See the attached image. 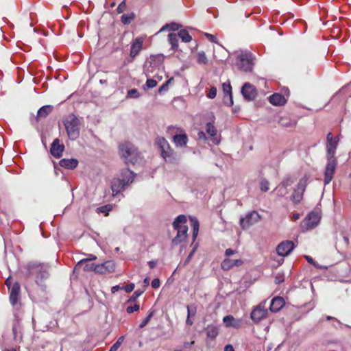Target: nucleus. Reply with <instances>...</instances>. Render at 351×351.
<instances>
[{
	"mask_svg": "<svg viewBox=\"0 0 351 351\" xmlns=\"http://www.w3.org/2000/svg\"><path fill=\"white\" fill-rule=\"evenodd\" d=\"M126 8V4L125 0H123L118 6L117 8V12L118 13H122Z\"/></svg>",
	"mask_w": 351,
	"mask_h": 351,
	"instance_id": "obj_54",
	"label": "nucleus"
},
{
	"mask_svg": "<svg viewBox=\"0 0 351 351\" xmlns=\"http://www.w3.org/2000/svg\"><path fill=\"white\" fill-rule=\"evenodd\" d=\"M197 61L199 64H206L207 62V58L204 51L198 52Z\"/></svg>",
	"mask_w": 351,
	"mask_h": 351,
	"instance_id": "obj_43",
	"label": "nucleus"
},
{
	"mask_svg": "<svg viewBox=\"0 0 351 351\" xmlns=\"http://www.w3.org/2000/svg\"><path fill=\"white\" fill-rule=\"evenodd\" d=\"M197 137L199 139H203V140H206L207 138L206 136V134L205 133L203 132V131H199L198 133H197Z\"/></svg>",
	"mask_w": 351,
	"mask_h": 351,
	"instance_id": "obj_59",
	"label": "nucleus"
},
{
	"mask_svg": "<svg viewBox=\"0 0 351 351\" xmlns=\"http://www.w3.org/2000/svg\"><path fill=\"white\" fill-rule=\"evenodd\" d=\"M326 158L327 164L324 172V184H328L333 178L335 171L337 160L335 158L336 149L338 145L339 139L333 138L331 132L326 136Z\"/></svg>",
	"mask_w": 351,
	"mask_h": 351,
	"instance_id": "obj_1",
	"label": "nucleus"
},
{
	"mask_svg": "<svg viewBox=\"0 0 351 351\" xmlns=\"http://www.w3.org/2000/svg\"><path fill=\"white\" fill-rule=\"evenodd\" d=\"M295 245L291 241H284L278 245L276 252L280 256L289 255L294 249Z\"/></svg>",
	"mask_w": 351,
	"mask_h": 351,
	"instance_id": "obj_15",
	"label": "nucleus"
},
{
	"mask_svg": "<svg viewBox=\"0 0 351 351\" xmlns=\"http://www.w3.org/2000/svg\"><path fill=\"white\" fill-rule=\"evenodd\" d=\"M140 308V306L138 304H135L133 306H128L126 308V312L128 313H132L135 311H138Z\"/></svg>",
	"mask_w": 351,
	"mask_h": 351,
	"instance_id": "obj_50",
	"label": "nucleus"
},
{
	"mask_svg": "<svg viewBox=\"0 0 351 351\" xmlns=\"http://www.w3.org/2000/svg\"><path fill=\"white\" fill-rule=\"evenodd\" d=\"M60 165L67 169H74L78 165V160L75 158H63L60 160Z\"/></svg>",
	"mask_w": 351,
	"mask_h": 351,
	"instance_id": "obj_30",
	"label": "nucleus"
},
{
	"mask_svg": "<svg viewBox=\"0 0 351 351\" xmlns=\"http://www.w3.org/2000/svg\"><path fill=\"white\" fill-rule=\"evenodd\" d=\"M144 291H140L136 290L132 295L131 297L128 300L127 303H131L133 302H135L138 297H140L143 293Z\"/></svg>",
	"mask_w": 351,
	"mask_h": 351,
	"instance_id": "obj_42",
	"label": "nucleus"
},
{
	"mask_svg": "<svg viewBox=\"0 0 351 351\" xmlns=\"http://www.w3.org/2000/svg\"><path fill=\"white\" fill-rule=\"evenodd\" d=\"M64 149V145L60 144V140L58 138H56L51 144L50 152L54 157L60 158L62 154Z\"/></svg>",
	"mask_w": 351,
	"mask_h": 351,
	"instance_id": "obj_21",
	"label": "nucleus"
},
{
	"mask_svg": "<svg viewBox=\"0 0 351 351\" xmlns=\"http://www.w3.org/2000/svg\"><path fill=\"white\" fill-rule=\"evenodd\" d=\"M141 94L136 88H132L128 91L126 95L127 99H137L140 97Z\"/></svg>",
	"mask_w": 351,
	"mask_h": 351,
	"instance_id": "obj_40",
	"label": "nucleus"
},
{
	"mask_svg": "<svg viewBox=\"0 0 351 351\" xmlns=\"http://www.w3.org/2000/svg\"><path fill=\"white\" fill-rule=\"evenodd\" d=\"M134 287L135 285L134 283H130L126 286L123 287L122 289L125 290L127 293H130L134 290Z\"/></svg>",
	"mask_w": 351,
	"mask_h": 351,
	"instance_id": "obj_52",
	"label": "nucleus"
},
{
	"mask_svg": "<svg viewBox=\"0 0 351 351\" xmlns=\"http://www.w3.org/2000/svg\"><path fill=\"white\" fill-rule=\"evenodd\" d=\"M254 55L250 51L241 50L237 52V65L242 71L252 72L254 65Z\"/></svg>",
	"mask_w": 351,
	"mask_h": 351,
	"instance_id": "obj_6",
	"label": "nucleus"
},
{
	"mask_svg": "<svg viewBox=\"0 0 351 351\" xmlns=\"http://www.w3.org/2000/svg\"><path fill=\"white\" fill-rule=\"evenodd\" d=\"M293 182L294 180L292 178H285L274 189V191L276 193V195L280 197L287 195L289 193L288 187Z\"/></svg>",
	"mask_w": 351,
	"mask_h": 351,
	"instance_id": "obj_13",
	"label": "nucleus"
},
{
	"mask_svg": "<svg viewBox=\"0 0 351 351\" xmlns=\"http://www.w3.org/2000/svg\"><path fill=\"white\" fill-rule=\"evenodd\" d=\"M278 123L285 128H291L296 125V121L295 119H291L289 117L284 116L280 117Z\"/></svg>",
	"mask_w": 351,
	"mask_h": 351,
	"instance_id": "obj_32",
	"label": "nucleus"
},
{
	"mask_svg": "<svg viewBox=\"0 0 351 351\" xmlns=\"http://www.w3.org/2000/svg\"><path fill=\"white\" fill-rule=\"evenodd\" d=\"M183 129L180 127L174 126V125H170L167 128V133L172 136H174L176 134H180V132H182Z\"/></svg>",
	"mask_w": 351,
	"mask_h": 351,
	"instance_id": "obj_41",
	"label": "nucleus"
},
{
	"mask_svg": "<svg viewBox=\"0 0 351 351\" xmlns=\"http://www.w3.org/2000/svg\"><path fill=\"white\" fill-rule=\"evenodd\" d=\"M119 152L121 158L127 164H134L138 162L140 158V153L138 149L134 145L128 141L119 144Z\"/></svg>",
	"mask_w": 351,
	"mask_h": 351,
	"instance_id": "obj_5",
	"label": "nucleus"
},
{
	"mask_svg": "<svg viewBox=\"0 0 351 351\" xmlns=\"http://www.w3.org/2000/svg\"><path fill=\"white\" fill-rule=\"evenodd\" d=\"M123 341V337H121L118 339V340L112 346L109 351H116L119 349L121 344Z\"/></svg>",
	"mask_w": 351,
	"mask_h": 351,
	"instance_id": "obj_46",
	"label": "nucleus"
},
{
	"mask_svg": "<svg viewBox=\"0 0 351 351\" xmlns=\"http://www.w3.org/2000/svg\"><path fill=\"white\" fill-rule=\"evenodd\" d=\"M172 141L176 147H185L188 143V136L183 130L180 132V134H174Z\"/></svg>",
	"mask_w": 351,
	"mask_h": 351,
	"instance_id": "obj_20",
	"label": "nucleus"
},
{
	"mask_svg": "<svg viewBox=\"0 0 351 351\" xmlns=\"http://www.w3.org/2000/svg\"><path fill=\"white\" fill-rule=\"evenodd\" d=\"M243 261L241 259L232 260L230 258L224 259L221 264V267L223 270H229L233 267H239L242 265Z\"/></svg>",
	"mask_w": 351,
	"mask_h": 351,
	"instance_id": "obj_25",
	"label": "nucleus"
},
{
	"mask_svg": "<svg viewBox=\"0 0 351 351\" xmlns=\"http://www.w3.org/2000/svg\"><path fill=\"white\" fill-rule=\"evenodd\" d=\"M269 182L266 179L263 178L260 182V189L263 192H267L269 190Z\"/></svg>",
	"mask_w": 351,
	"mask_h": 351,
	"instance_id": "obj_45",
	"label": "nucleus"
},
{
	"mask_svg": "<svg viewBox=\"0 0 351 351\" xmlns=\"http://www.w3.org/2000/svg\"><path fill=\"white\" fill-rule=\"evenodd\" d=\"M187 316L192 317V318H194V317L196 315L197 313V306L195 304H190L187 305Z\"/></svg>",
	"mask_w": 351,
	"mask_h": 351,
	"instance_id": "obj_38",
	"label": "nucleus"
},
{
	"mask_svg": "<svg viewBox=\"0 0 351 351\" xmlns=\"http://www.w3.org/2000/svg\"><path fill=\"white\" fill-rule=\"evenodd\" d=\"M143 39L141 38H135L131 43L130 47V56L132 58L136 57L141 51L143 47Z\"/></svg>",
	"mask_w": 351,
	"mask_h": 351,
	"instance_id": "obj_24",
	"label": "nucleus"
},
{
	"mask_svg": "<svg viewBox=\"0 0 351 351\" xmlns=\"http://www.w3.org/2000/svg\"><path fill=\"white\" fill-rule=\"evenodd\" d=\"M209 121L206 123L205 130L211 137H215L217 135V129L214 125L215 117L213 113L208 114V117Z\"/></svg>",
	"mask_w": 351,
	"mask_h": 351,
	"instance_id": "obj_27",
	"label": "nucleus"
},
{
	"mask_svg": "<svg viewBox=\"0 0 351 351\" xmlns=\"http://www.w3.org/2000/svg\"><path fill=\"white\" fill-rule=\"evenodd\" d=\"M173 80V78L171 77L169 79L165 84H163L158 89V92L161 94L162 92L167 91L168 90V85L169 84V81Z\"/></svg>",
	"mask_w": 351,
	"mask_h": 351,
	"instance_id": "obj_49",
	"label": "nucleus"
},
{
	"mask_svg": "<svg viewBox=\"0 0 351 351\" xmlns=\"http://www.w3.org/2000/svg\"><path fill=\"white\" fill-rule=\"evenodd\" d=\"M307 181L308 178L306 177L301 178L299 180L296 188L294 189L293 192L291 196V200L294 204H299L302 200L304 193L307 186Z\"/></svg>",
	"mask_w": 351,
	"mask_h": 351,
	"instance_id": "obj_10",
	"label": "nucleus"
},
{
	"mask_svg": "<svg viewBox=\"0 0 351 351\" xmlns=\"http://www.w3.org/2000/svg\"><path fill=\"white\" fill-rule=\"evenodd\" d=\"M178 36L181 38L182 42L189 43L192 40V37L186 29H182L178 33Z\"/></svg>",
	"mask_w": 351,
	"mask_h": 351,
	"instance_id": "obj_36",
	"label": "nucleus"
},
{
	"mask_svg": "<svg viewBox=\"0 0 351 351\" xmlns=\"http://www.w3.org/2000/svg\"><path fill=\"white\" fill-rule=\"evenodd\" d=\"M205 331L206 333L207 338L210 340L215 339L217 335H219L218 326L214 324H208L205 328Z\"/></svg>",
	"mask_w": 351,
	"mask_h": 351,
	"instance_id": "obj_29",
	"label": "nucleus"
},
{
	"mask_svg": "<svg viewBox=\"0 0 351 351\" xmlns=\"http://www.w3.org/2000/svg\"><path fill=\"white\" fill-rule=\"evenodd\" d=\"M112 209V206L110 205V204H108V205H105L104 206H101L99 208V210L100 212L101 213H106V214H108V213L109 211H110Z\"/></svg>",
	"mask_w": 351,
	"mask_h": 351,
	"instance_id": "obj_53",
	"label": "nucleus"
},
{
	"mask_svg": "<svg viewBox=\"0 0 351 351\" xmlns=\"http://www.w3.org/2000/svg\"><path fill=\"white\" fill-rule=\"evenodd\" d=\"M241 94L245 99L247 101H252L256 97V89L253 85L246 82L241 88Z\"/></svg>",
	"mask_w": 351,
	"mask_h": 351,
	"instance_id": "obj_16",
	"label": "nucleus"
},
{
	"mask_svg": "<svg viewBox=\"0 0 351 351\" xmlns=\"http://www.w3.org/2000/svg\"><path fill=\"white\" fill-rule=\"evenodd\" d=\"M285 304L284 299L281 297L274 298L270 304L269 310L271 312H278Z\"/></svg>",
	"mask_w": 351,
	"mask_h": 351,
	"instance_id": "obj_26",
	"label": "nucleus"
},
{
	"mask_svg": "<svg viewBox=\"0 0 351 351\" xmlns=\"http://www.w3.org/2000/svg\"><path fill=\"white\" fill-rule=\"evenodd\" d=\"M234 253H235V251L230 248H228V249L226 250V251H225V255L226 256H230L231 255H233Z\"/></svg>",
	"mask_w": 351,
	"mask_h": 351,
	"instance_id": "obj_60",
	"label": "nucleus"
},
{
	"mask_svg": "<svg viewBox=\"0 0 351 351\" xmlns=\"http://www.w3.org/2000/svg\"><path fill=\"white\" fill-rule=\"evenodd\" d=\"M178 36L176 34L171 33L168 35V40L171 45V49L174 51L178 47Z\"/></svg>",
	"mask_w": 351,
	"mask_h": 351,
	"instance_id": "obj_34",
	"label": "nucleus"
},
{
	"mask_svg": "<svg viewBox=\"0 0 351 351\" xmlns=\"http://www.w3.org/2000/svg\"><path fill=\"white\" fill-rule=\"evenodd\" d=\"M115 264L112 261H106L101 264L97 265L96 273L106 274L114 271Z\"/></svg>",
	"mask_w": 351,
	"mask_h": 351,
	"instance_id": "obj_17",
	"label": "nucleus"
},
{
	"mask_svg": "<svg viewBox=\"0 0 351 351\" xmlns=\"http://www.w3.org/2000/svg\"><path fill=\"white\" fill-rule=\"evenodd\" d=\"M197 244H195L193 247L192 251L190 252V254L188 255L187 258H186L185 261L183 263V267H185L190 262L191 259L192 258L195 250H197Z\"/></svg>",
	"mask_w": 351,
	"mask_h": 351,
	"instance_id": "obj_48",
	"label": "nucleus"
},
{
	"mask_svg": "<svg viewBox=\"0 0 351 351\" xmlns=\"http://www.w3.org/2000/svg\"><path fill=\"white\" fill-rule=\"evenodd\" d=\"M186 217L184 215L178 216L173 222V228L177 230V234L172 240L173 245H178L187 238L188 227Z\"/></svg>",
	"mask_w": 351,
	"mask_h": 351,
	"instance_id": "obj_7",
	"label": "nucleus"
},
{
	"mask_svg": "<svg viewBox=\"0 0 351 351\" xmlns=\"http://www.w3.org/2000/svg\"><path fill=\"white\" fill-rule=\"evenodd\" d=\"M180 25L176 23H171L170 24H166L165 26H163L160 32L164 31L165 29H168L169 31H177L180 29Z\"/></svg>",
	"mask_w": 351,
	"mask_h": 351,
	"instance_id": "obj_39",
	"label": "nucleus"
},
{
	"mask_svg": "<svg viewBox=\"0 0 351 351\" xmlns=\"http://www.w3.org/2000/svg\"><path fill=\"white\" fill-rule=\"evenodd\" d=\"M217 95V88L214 86L211 87L208 94V97L210 99H214Z\"/></svg>",
	"mask_w": 351,
	"mask_h": 351,
	"instance_id": "obj_51",
	"label": "nucleus"
},
{
	"mask_svg": "<svg viewBox=\"0 0 351 351\" xmlns=\"http://www.w3.org/2000/svg\"><path fill=\"white\" fill-rule=\"evenodd\" d=\"M261 219L258 213L253 210L247 213L245 217H241L239 222L243 229H247L251 226L258 223Z\"/></svg>",
	"mask_w": 351,
	"mask_h": 351,
	"instance_id": "obj_11",
	"label": "nucleus"
},
{
	"mask_svg": "<svg viewBox=\"0 0 351 351\" xmlns=\"http://www.w3.org/2000/svg\"><path fill=\"white\" fill-rule=\"evenodd\" d=\"M154 315V312L152 311L149 313V315L141 322V323L139 325V327L141 328L145 327L150 321L151 318Z\"/></svg>",
	"mask_w": 351,
	"mask_h": 351,
	"instance_id": "obj_47",
	"label": "nucleus"
},
{
	"mask_svg": "<svg viewBox=\"0 0 351 351\" xmlns=\"http://www.w3.org/2000/svg\"><path fill=\"white\" fill-rule=\"evenodd\" d=\"M67 136L69 139L74 141L80 136V120L73 114L67 115L63 120Z\"/></svg>",
	"mask_w": 351,
	"mask_h": 351,
	"instance_id": "obj_8",
	"label": "nucleus"
},
{
	"mask_svg": "<svg viewBox=\"0 0 351 351\" xmlns=\"http://www.w3.org/2000/svg\"><path fill=\"white\" fill-rule=\"evenodd\" d=\"M204 35L210 42L217 43V38L215 36L208 33H205Z\"/></svg>",
	"mask_w": 351,
	"mask_h": 351,
	"instance_id": "obj_57",
	"label": "nucleus"
},
{
	"mask_svg": "<svg viewBox=\"0 0 351 351\" xmlns=\"http://www.w3.org/2000/svg\"><path fill=\"white\" fill-rule=\"evenodd\" d=\"M120 289H123L122 287H121L119 285H116V286H113L111 288V291H112V293H116L117 291H118Z\"/></svg>",
	"mask_w": 351,
	"mask_h": 351,
	"instance_id": "obj_63",
	"label": "nucleus"
},
{
	"mask_svg": "<svg viewBox=\"0 0 351 351\" xmlns=\"http://www.w3.org/2000/svg\"><path fill=\"white\" fill-rule=\"evenodd\" d=\"M266 300L256 306L251 313V319L256 322H258L264 319L267 315V309L266 308Z\"/></svg>",
	"mask_w": 351,
	"mask_h": 351,
	"instance_id": "obj_12",
	"label": "nucleus"
},
{
	"mask_svg": "<svg viewBox=\"0 0 351 351\" xmlns=\"http://www.w3.org/2000/svg\"><path fill=\"white\" fill-rule=\"evenodd\" d=\"M305 258L306 260L308 261V263H311V264H313V265H315V267H318L317 265H315L313 259L311 257V256H305Z\"/></svg>",
	"mask_w": 351,
	"mask_h": 351,
	"instance_id": "obj_61",
	"label": "nucleus"
},
{
	"mask_svg": "<svg viewBox=\"0 0 351 351\" xmlns=\"http://www.w3.org/2000/svg\"><path fill=\"white\" fill-rule=\"evenodd\" d=\"M164 56L162 54L151 56L144 67L147 77H152L154 73L163 70Z\"/></svg>",
	"mask_w": 351,
	"mask_h": 351,
	"instance_id": "obj_9",
	"label": "nucleus"
},
{
	"mask_svg": "<svg viewBox=\"0 0 351 351\" xmlns=\"http://www.w3.org/2000/svg\"><path fill=\"white\" fill-rule=\"evenodd\" d=\"M25 277H34L35 282L43 292L46 291L47 285L45 281L49 279L50 274L49 267L47 264L39 263L38 262H30L26 267Z\"/></svg>",
	"mask_w": 351,
	"mask_h": 351,
	"instance_id": "obj_2",
	"label": "nucleus"
},
{
	"mask_svg": "<svg viewBox=\"0 0 351 351\" xmlns=\"http://www.w3.org/2000/svg\"><path fill=\"white\" fill-rule=\"evenodd\" d=\"M191 225L193 227V242H194L198 235L199 224L197 219L195 217H190Z\"/></svg>",
	"mask_w": 351,
	"mask_h": 351,
	"instance_id": "obj_33",
	"label": "nucleus"
},
{
	"mask_svg": "<svg viewBox=\"0 0 351 351\" xmlns=\"http://www.w3.org/2000/svg\"><path fill=\"white\" fill-rule=\"evenodd\" d=\"M224 351H234L232 346L231 345H227L224 348Z\"/></svg>",
	"mask_w": 351,
	"mask_h": 351,
	"instance_id": "obj_64",
	"label": "nucleus"
},
{
	"mask_svg": "<svg viewBox=\"0 0 351 351\" xmlns=\"http://www.w3.org/2000/svg\"><path fill=\"white\" fill-rule=\"evenodd\" d=\"M155 143L160 151V155L167 163L177 164L180 158L171 149L168 141L162 136L156 138Z\"/></svg>",
	"mask_w": 351,
	"mask_h": 351,
	"instance_id": "obj_4",
	"label": "nucleus"
},
{
	"mask_svg": "<svg viewBox=\"0 0 351 351\" xmlns=\"http://www.w3.org/2000/svg\"><path fill=\"white\" fill-rule=\"evenodd\" d=\"M10 289V303L12 305H15L18 302L19 298H20V295H19L20 289H21L20 285L18 282H16L14 285H12V286L11 287V288Z\"/></svg>",
	"mask_w": 351,
	"mask_h": 351,
	"instance_id": "obj_22",
	"label": "nucleus"
},
{
	"mask_svg": "<svg viewBox=\"0 0 351 351\" xmlns=\"http://www.w3.org/2000/svg\"><path fill=\"white\" fill-rule=\"evenodd\" d=\"M269 101L274 106H283L287 102V99L281 94L274 93L269 97Z\"/></svg>",
	"mask_w": 351,
	"mask_h": 351,
	"instance_id": "obj_28",
	"label": "nucleus"
},
{
	"mask_svg": "<svg viewBox=\"0 0 351 351\" xmlns=\"http://www.w3.org/2000/svg\"><path fill=\"white\" fill-rule=\"evenodd\" d=\"M319 220V216L317 213L311 212L305 218L302 228L305 230H311L317 226Z\"/></svg>",
	"mask_w": 351,
	"mask_h": 351,
	"instance_id": "obj_14",
	"label": "nucleus"
},
{
	"mask_svg": "<svg viewBox=\"0 0 351 351\" xmlns=\"http://www.w3.org/2000/svg\"><path fill=\"white\" fill-rule=\"evenodd\" d=\"M157 85V80L153 77H147L145 86L147 88H153Z\"/></svg>",
	"mask_w": 351,
	"mask_h": 351,
	"instance_id": "obj_44",
	"label": "nucleus"
},
{
	"mask_svg": "<svg viewBox=\"0 0 351 351\" xmlns=\"http://www.w3.org/2000/svg\"><path fill=\"white\" fill-rule=\"evenodd\" d=\"M151 285L154 289L158 288L160 285V280L158 278H154L152 280Z\"/></svg>",
	"mask_w": 351,
	"mask_h": 351,
	"instance_id": "obj_56",
	"label": "nucleus"
},
{
	"mask_svg": "<svg viewBox=\"0 0 351 351\" xmlns=\"http://www.w3.org/2000/svg\"><path fill=\"white\" fill-rule=\"evenodd\" d=\"M223 91L224 93V104L228 106L233 105V99L232 95V87L230 83H223L222 84Z\"/></svg>",
	"mask_w": 351,
	"mask_h": 351,
	"instance_id": "obj_19",
	"label": "nucleus"
},
{
	"mask_svg": "<svg viewBox=\"0 0 351 351\" xmlns=\"http://www.w3.org/2000/svg\"><path fill=\"white\" fill-rule=\"evenodd\" d=\"M223 322L226 327H233V328H239L240 326V322L235 320L232 315H227L223 318Z\"/></svg>",
	"mask_w": 351,
	"mask_h": 351,
	"instance_id": "obj_31",
	"label": "nucleus"
},
{
	"mask_svg": "<svg viewBox=\"0 0 351 351\" xmlns=\"http://www.w3.org/2000/svg\"><path fill=\"white\" fill-rule=\"evenodd\" d=\"M52 107L51 106H44L41 107L37 112L38 117H46L51 111Z\"/></svg>",
	"mask_w": 351,
	"mask_h": 351,
	"instance_id": "obj_35",
	"label": "nucleus"
},
{
	"mask_svg": "<svg viewBox=\"0 0 351 351\" xmlns=\"http://www.w3.org/2000/svg\"><path fill=\"white\" fill-rule=\"evenodd\" d=\"M283 281H284L283 276L278 274L276 276V279H275L276 284H280V282H282Z\"/></svg>",
	"mask_w": 351,
	"mask_h": 351,
	"instance_id": "obj_58",
	"label": "nucleus"
},
{
	"mask_svg": "<svg viewBox=\"0 0 351 351\" xmlns=\"http://www.w3.org/2000/svg\"><path fill=\"white\" fill-rule=\"evenodd\" d=\"M162 73V70H161L160 71H157L156 73H154L152 77H153L154 79H156L158 82L160 81L162 78V75H160Z\"/></svg>",
	"mask_w": 351,
	"mask_h": 351,
	"instance_id": "obj_55",
	"label": "nucleus"
},
{
	"mask_svg": "<svg viewBox=\"0 0 351 351\" xmlns=\"http://www.w3.org/2000/svg\"><path fill=\"white\" fill-rule=\"evenodd\" d=\"M97 265L90 262V259H83L79 261L75 267L74 270L83 268L85 271H94L96 272Z\"/></svg>",
	"mask_w": 351,
	"mask_h": 351,
	"instance_id": "obj_18",
	"label": "nucleus"
},
{
	"mask_svg": "<svg viewBox=\"0 0 351 351\" xmlns=\"http://www.w3.org/2000/svg\"><path fill=\"white\" fill-rule=\"evenodd\" d=\"M186 324L188 326L193 325V318H192V317L187 316V318H186Z\"/></svg>",
	"mask_w": 351,
	"mask_h": 351,
	"instance_id": "obj_62",
	"label": "nucleus"
},
{
	"mask_svg": "<svg viewBox=\"0 0 351 351\" xmlns=\"http://www.w3.org/2000/svg\"><path fill=\"white\" fill-rule=\"evenodd\" d=\"M135 15L134 13L125 14L121 16V21L124 25L130 24L134 19Z\"/></svg>",
	"mask_w": 351,
	"mask_h": 351,
	"instance_id": "obj_37",
	"label": "nucleus"
},
{
	"mask_svg": "<svg viewBox=\"0 0 351 351\" xmlns=\"http://www.w3.org/2000/svg\"><path fill=\"white\" fill-rule=\"evenodd\" d=\"M12 334H13L14 340L16 342L20 343L22 341V339H23L22 328H21V326L20 324L19 319H16L15 322L13 323Z\"/></svg>",
	"mask_w": 351,
	"mask_h": 351,
	"instance_id": "obj_23",
	"label": "nucleus"
},
{
	"mask_svg": "<svg viewBox=\"0 0 351 351\" xmlns=\"http://www.w3.org/2000/svg\"><path fill=\"white\" fill-rule=\"evenodd\" d=\"M134 173L129 169H123L118 178L112 179L111 182V189L112 195H116L123 190L125 187L132 183L134 178Z\"/></svg>",
	"mask_w": 351,
	"mask_h": 351,
	"instance_id": "obj_3",
	"label": "nucleus"
}]
</instances>
